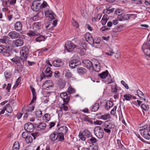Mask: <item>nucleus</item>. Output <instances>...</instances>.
Returning a JSON list of instances; mask_svg holds the SVG:
<instances>
[{"label": "nucleus", "instance_id": "28", "mask_svg": "<svg viewBox=\"0 0 150 150\" xmlns=\"http://www.w3.org/2000/svg\"><path fill=\"white\" fill-rule=\"evenodd\" d=\"M108 71L107 70L103 72L102 73L98 74V76L102 79H105L108 75Z\"/></svg>", "mask_w": 150, "mask_h": 150}, {"label": "nucleus", "instance_id": "59", "mask_svg": "<svg viewBox=\"0 0 150 150\" xmlns=\"http://www.w3.org/2000/svg\"><path fill=\"white\" fill-rule=\"evenodd\" d=\"M84 135L81 132H80L79 134V138L82 141H85V137Z\"/></svg>", "mask_w": 150, "mask_h": 150}, {"label": "nucleus", "instance_id": "49", "mask_svg": "<svg viewBox=\"0 0 150 150\" xmlns=\"http://www.w3.org/2000/svg\"><path fill=\"white\" fill-rule=\"evenodd\" d=\"M35 115L38 117H40L42 116V111L40 110H38L36 111Z\"/></svg>", "mask_w": 150, "mask_h": 150}, {"label": "nucleus", "instance_id": "25", "mask_svg": "<svg viewBox=\"0 0 150 150\" xmlns=\"http://www.w3.org/2000/svg\"><path fill=\"white\" fill-rule=\"evenodd\" d=\"M80 118L83 121H86L92 124L93 123V121L91 120L88 116L85 115H81Z\"/></svg>", "mask_w": 150, "mask_h": 150}, {"label": "nucleus", "instance_id": "62", "mask_svg": "<svg viewBox=\"0 0 150 150\" xmlns=\"http://www.w3.org/2000/svg\"><path fill=\"white\" fill-rule=\"evenodd\" d=\"M117 106H115L111 110L110 114L112 115H114L116 112V110L117 109Z\"/></svg>", "mask_w": 150, "mask_h": 150}, {"label": "nucleus", "instance_id": "56", "mask_svg": "<svg viewBox=\"0 0 150 150\" xmlns=\"http://www.w3.org/2000/svg\"><path fill=\"white\" fill-rule=\"evenodd\" d=\"M35 108V107L33 105H30L28 107V108L26 110L28 112H32L34 110Z\"/></svg>", "mask_w": 150, "mask_h": 150}, {"label": "nucleus", "instance_id": "50", "mask_svg": "<svg viewBox=\"0 0 150 150\" xmlns=\"http://www.w3.org/2000/svg\"><path fill=\"white\" fill-rule=\"evenodd\" d=\"M6 110L9 113H11L13 111V110L11 107L8 105H6L5 107Z\"/></svg>", "mask_w": 150, "mask_h": 150}, {"label": "nucleus", "instance_id": "44", "mask_svg": "<svg viewBox=\"0 0 150 150\" xmlns=\"http://www.w3.org/2000/svg\"><path fill=\"white\" fill-rule=\"evenodd\" d=\"M4 74L6 79L10 78L11 76V74L10 71H6L4 73Z\"/></svg>", "mask_w": 150, "mask_h": 150}, {"label": "nucleus", "instance_id": "43", "mask_svg": "<svg viewBox=\"0 0 150 150\" xmlns=\"http://www.w3.org/2000/svg\"><path fill=\"white\" fill-rule=\"evenodd\" d=\"M11 86V85L10 83H8L7 85H6V84H4L3 86V88H6V90L9 92Z\"/></svg>", "mask_w": 150, "mask_h": 150}, {"label": "nucleus", "instance_id": "55", "mask_svg": "<svg viewBox=\"0 0 150 150\" xmlns=\"http://www.w3.org/2000/svg\"><path fill=\"white\" fill-rule=\"evenodd\" d=\"M90 137L91 138L90 139V141L92 143H95L97 142V140L96 138L91 136Z\"/></svg>", "mask_w": 150, "mask_h": 150}, {"label": "nucleus", "instance_id": "63", "mask_svg": "<svg viewBox=\"0 0 150 150\" xmlns=\"http://www.w3.org/2000/svg\"><path fill=\"white\" fill-rule=\"evenodd\" d=\"M121 83L122 84L126 89H128L129 88V87L128 85L124 81H122L121 82Z\"/></svg>", "mask_w": 150, "mask_h": 150}, {"label": "nucleus", "instance_id": "26", "mask_svg": "<svg viewBox=\"0 0 150 150\" xmlns=\"http://www.w3.org/2000/svg\"><path fill=\"white\" fill-rule=\"evenodd\" d=\"M67 128L65 126L60 127L58 129V132H61L62 133L66 134L67 131Z\"/></svg>", "mask_w": 150, "mask_h": 150}, {"label": "nucleus", "instance_id": "12", "mask_svg": "<svg viewBox=\"0 0 150 150\" xmlns=\"http://www.w3.org/2000/svg\"><path fill=\"white\" fill-rule=\"evenodd\" d=\"M45 16L49 19L52 20L54 18L55 15L52 11L46 9L45 11Z\"/></svg>", "mask_w": 150, "mask_h": 150}, {"label": "nucleus", "instance_id": "23", "mask_svg": "<svg viewBox=\"0 0 150 150\" xmlns=\"http://www.w3.org/2000/svg\"><path fill=\"white\" fill-rule=\"evenodd\" d=\"M13 43L16 47L21 46L23 44V41L21 39H17L13 41Z\"/></svg>", "mask_w": 150, "mask_h": 150}, {"label": "nucleus", "instance_id": "29", "mask_svg": "<svg viewBox=\"0 0 150 150\" xmlns=\"http://www.w3.org/2000/svg\"><path fill=\"white\" fill-rule=\"evenodd\" d=\"M113 103L111 101L108 100L107 101L105 106V108L107 110H108L112 107L113 105Z\"/></svg>", "mask_w": 150, "mask_h": 150}, {"label": "nucleus", "instance_id": "33", "mask_svg": "<svg viewBox=\"0 0 150 150\" xmlns=\"http://www.w3.org/2000/svg\"><path fill=\"white\" fill-rule=\"evenodd\" d=\"M42 118L44 121L47 122L50 120V115L49 114L46 113L42 117Z\"/></svg>", "mask_w": 150, "mask_h": 150}, {"label": "nucleus", "instance_id": "1", "mask_svg": "<svg viewBox=\"0 0 150 150\" xmlns=\"http://www.w3.org/2000/svg\"><path fill=\"white\" fill-rule=\"evenodd\" d=\"M96 136L99 139H101L103 137L104 132L100 126L96 127L94 129Z\"/></svg>", "mask_w": 150, "mask_h": 150}, {"label": "nucleus", "instance_id": "35", "mask_svg": "<svg viewBox=\"0 0 150 150\" xmlns=\"http://www.w3.org/2000/svg\"><path fill=\"white\" fill-rule=\"evenodd\" d=\"M108 16L107 15H104L101 21V22L103 25H105L108 20Z\"/></svg>", "mask_w": 150, "mask_h": 150}, {"label": "nucleus", "instance_id": "31", "mask_svg": "<svg viewBox=\"0 0 150 150\" xmlns=\"http://www.w3.org/2000/svg\"><path fill=\"white\" fill-rule=\"evenodd\" d=\"M67 104H65L64 102V103L62 104H61L60 106V111L61 113V114H62V110L63 109L65 111H66L68 109V106L66 105Z\"/></svg>", "mask_w": 150, "mask_h": 150}, {"label": "nucleus", "instance_id": "45", "mask_svg": "<svg viewBox=\"0 0 150 150\" xmlns=\"http://www.w3.org/2000/svg\"><path fill=\"white\" fill-rule=\"evenodd\" d=\"M64 133H62L61 132H58V139L59 140L61 141L63 140L64 139Z\"/></svg>", "mask_w": 150, "mask_h": 150}, {"label": "nucleus", "instance_id": "36", "mask_svg": "<svg viewBox=\"0 0 150 150\" xmlns=\"http://www.w3.org/2000/svg\"><path fill=\"white\" fill-rule=\"evenodd\" d=\"M11 60L13 62L15 63L16 64L19 63L20 61V59L19 57L15 56Z\"/></svg>", "mask_w": 150, "mask_h": 150}, {"label": "nucleus", "instance_id": "9", "mask_svg": "<svg viewBox=\"0 0 150 150\" xmlns=\"http://www.w3.org/2000/svg\"><path fill=\"white\" fill-rule=\"evenodd\" d=\"M61 97L62 99L64 102L65 104H67L69 100V97L68 96L66 93L63 92L60 94Z\"/></svg>", "mask_w": 150, "mask_h": 150}, {"label": "nucleus", "instance_id": "60", "mask_svg": "<svg viewBox=\"0 0 150 150\" xmlns=\"http://www.w3.org/2000/svg\"><path fill=\"white\" fill-rule=\"evenodd\" d=\"M31 135L34 137V139H35L36 137L39 136V134L38 132H36L31 133Z\"/></svg>", "mask_w": 150, "mask_h": 150}, {"label": "nucleus", "instance_id": "7", "mask_svg": "<svg viewBox=\"0 0 150 150\" xmlns=\"http://www.w3.org/2000/svg\"><path fill=\"white\" fill-rule=\"evenodd\" d=\"M65 47L67 51L71 52L76 47V46L71 41H68L65 43Z\"/></svg>", "mask_w": 150, "mask_h": 150}, {"label": "nucleus", "instance_id": "13", "mask_svg": "<svg viewBox=\"0 0 150 150\" xmlns=\"http://www.w3.org/2000/svg\"><path fill=\"white\" fill-rule=\"evenodd\" d=\"M104 127L107 128L112 129L114 127L115 125L112 121L109 120L105 122L104 124Z\"/></svg>", "mask_w": 150, "mask_h": 150}, {"label": "nucleus", "instance_id": "14", "mask_svg": "<svg viewBox=\"0 0 150 150\" xmlns=\"http://www.w3.org/2000/svg\"><path fill=\"white\" fill-rule=\"evenodd\" d=\"M8 35L12 39H15L19 38L20 36L19 33L15 31L10 32L8 34Z\"/></svg>", "mask_w": 150, "mask_h": 150}, {"label": "nucleus", "instance_id": "16", "mask_svg": "<svg viewBox=\"0 0 150 150\" xmlns=\"http://www.w3.org/2000/svg\"><path fill=\"white\" fill-rule=\"evenodd\" d=\"M84 66L88 69H91L92 67L93 63L88 60H84L83 61Z\"/></svg>", "mask_w": 150, "mask_h": 150}, {"label": "nucleus", "instance_id": "38", "mask_svg": "<svg viewBox=\"0 0 150 150\" xmlns=\"http://www.w3.org/2000/svg\"><path fill=\"white\" fill-rule=\"evenodd\" d=\"M82 133L87 138H89L91 136L90 132L87 129H85L83 131Z\"/></svg>", "mask_w": 150, "mask_h": 150}, {"label": "nucleus", "instance_id": "6", "mask_svg": "<svg viewBox=\"0 0 150 150\" xmlns=\"http://www.w3.org/2000/svg\"><path fill=\"white\" fill-rule=\"evenodd\" d=\"M54 86L53 82L50 80H47L45 81L42 85L43 88L47 90H49L50 88Z\"/></svg>", "mask_w": 150, "mask_h": 150}, {"label": "nucleus", "instance_id": "4", "mask_svg": "<svg viewBox=\"0 0 150 150\" xmlns=\"http://www.w3.org/2000/svg\"><path fill=\"white\" fill-rule=\"evenodd\" d=\"M140 133L147 140L150 139V132L149 129H139Z\"/></svg>", "mask_w": 150, "mask_h": 150}, {"label": "nucleus", "instance_id": "15", "mask_svg": "<svg viewBox=\"0 0 150 150\" xmlns=\"http://www.w3.org/2000/svg\"><path fill=\"white\" fill-rule=\"evenodd\" d=\"M80 63V62L78 60L74 59L70 61L69 63L70 67L74 68Z\"/></svg>", "mask_w": 150, "mask_h": 150}, {"label": "nucleus", "instance_id": "37", "mask_svg": "<svg viewBox=\"0 0 150 150\" xmlns=\"http://www.w3.org/2000/svg\"><path fill=\"white\" fill-rule=\"evenodd\" d=\"M77 71L78 73L80 74H84L86 72V69L83 67H81L78 69Z\"/></svg>", "mask_w": 150, "mask_h": 150}, {"label": "nucleus", "instance_id": "41", "mask_svg": "<svg viewBox=\"0 0 150 150\" xmlns=\"http://www.w3.org/2000/svg\"><path fill=\"white\" fill-rule=\"evenodd\" d=\"M19 148V143L18 142H16L13 144V150H18Z\"/></svg>", "mask_w": 150, "mask_h": 150}, {"label": "nucleus", "instance_id": "47", "mask_svg": "<svg viewBox=\"0 0 150 150\" xmlns=\"http://www.w3.org/2000/svg\"><path fill=\"white\" fill-rule=\"evenodd\" d=\"M41 14L42 16H43V13L42 12H39L36 15L34 16L33 17V20L34 21H36L38 20V17L39 16V15Z\"/></svg>", "mask_w": 150, "mask_h": 150}, {"label": "nucleus", "instance_id": "48", "mask_svg": "<svg viewBox=\"0 0 150 150\" xmlns=\"http://www.w3.org/2000/svg\"><path fill=\"white\" fill-rule=\"evenodd\" d=\"M150 47V45L149 43L144 44L142 47V49L143 51L144 50L146 49H149Z\"/></svg>", "mask_w": 150, "mask_h": 150}, {"label": "nucleus", "instance_id": "20", "mask_svg": "<svg viewBox=\"0 0 150 150\" xmlns=\"http://www.w3.org/2000/svg\"><path fill=\"white\" fill-rule=\"evenodd\" d=\"M15 28L17 31H20L22 30V24L20 21L16 22L15 25Z\"/></svg>", "mask_w": 150, "mask_h": 150}, {"label": "nucleus", "instance_id": "8", "mask_svg": "<svg viewBox=\"0 0 150 150\" xmlns=\"http://www.w3.org/2000/svg\"><path fill=\"white\" fill-rule=\"evenodd\" d=\"M24 127L25 130L28 132H32L34 129L33 125L29 122L25 125Z\"/></svg>", "mask_w": 150, "mask_h": 150}, {"label": "nucleus", "instance_id": "11", "mask_svg": "<svg viewBox=\"0 0 150 150\" xmlns=\"http://www.w3.org/2000/svg\"><path fill=\"white\" fill-rule=\"evenodd\" d=\"M41 24L39 22H35L33 25V29L36 31L42 32L41 28Z\"/></svg>", "mask_w": 150, "mask_h": 150}, {"label": "nucleus", "instance_id": "54", "mask_svg": "<svg viewBox=\"0 0 150 150\" xmlns=\"http://www.w3.org/2000/svg\"><path fill=\"white\" fill-rule=\"evenodd\" d=\"M47 5V3L45 1H44L42 4L40 3V9H42L46 7Z\"/></svg>", "mask_w": 150, "mask_h": 150}, {"label": "nucleus", "instance_id": "10", "mask_svg": "<svg viewBox=\"0 0 150 150\" xmlns=\"http://www.w3.org/2000/svg\"><path fill=\"white\" fill-rule=\"evenodd\" d=\"M45 74L43 72L42 73L44 77H50L52 76V72L51 71L50 67H47L45 71Z\"/></svg>", "mask_w": 150, "mask_h": 150}, {"label": "nucleus", "instance_id": "34", "mask_svg": "<svg viewBox=\"0 0 150 150\" xmlns=\"http://www.w3.org/2000/svg\"><path fill=\"white\" fill-rule=\"evenodd\" d=\"M100 105L98 103H95L93 105L91 110L92 111L96 112L98 110L99 108Z\"/></svg>", "mask_w": 150, "mask_h": 150}, {"label": "nucleus", "instance_id": "52", "mask_svg": "<svg viewBox=\"0 0 150 150\" xmlns=\"http://www.w3.org/2000/svg\"><path fill=\"white\" fill-rule=\"evenodd\" d=\"M26 141L27 143H31L33 141V138L31 136L28 135L26 138Z\"/></svg>", "mask_w": 150, "mask_h": 150}, {"label": "nucleus", "instance_id": "27", "mask_svg": "<svg viewBox=\"0 0 150 150\" xmlns=\"http://www.w3.org/2000/svg\"><path fill=\"white\" fill-rule=\"evenodd\" d=\"M46 39V37L43 35H40L37 37L35 39V40L36 42H40L42 41H44Z\"/></svg>", "mask_w": 150, "mask_h": 150}, {"label": "nucleus", "instance_id": "21", "mask_svg": "<svg viewBox=\"0 0 150 150\" xmlns=\"http://www.w3.org/2000/svg\"><path fill=\"white\" fill-rule=\"evenodd\" d=\"M36 129L38 130H41L45 129L46 127V124L45 123H41L39 125H35Z\"/></svg>", "mask_w": 150, "mask_h": 150}, {"label": "nucleus", "instance_id": "53", "mask_svg": "<svg viewBox=\"0 0 150 150\" xmlns=\"http://www.w3.org/2000/svg\"><path fill=\"white\" fill-rule=\"evenodd\" d=\"M115 13L117 15H122L123 13V11L122 9H117L115 11Z\"/></svg>", "mask_w": 150, "mask_h": 150}, {"label": "nucleus", "instance_id": "17", "mask_svg": "<svg viewBox=\"0 0 150 150\" xmlns=\"http://www.w3.org/2000/svg\"><path fill=\"white\" fill-rule=\"evenodd\" d=\"M85 39L86 41L90 44L93 42L94 39L90 33H87L85 34Z\"/></svg>", "mask_w": 150, "mask_h": 150}, {"label": "nucleus", "instance_id": "19", "mask_svg": "<svg viewBox=\"0 0 150 150\" xmlns=\"http://www.w3.org/2000/svg\"><path fill=\"white\" fill-rule=\"evenodd\" d=\"M42 33V32L36 31L34 30L33 31H29V32L27 33V35L29 36L30 37H31L38 35Z\"/></svg>", "mask_w": 150, "mask_h": 150}, {"label": "nucleus", "instance_id": "32", "mask_svg": "<svg viewBox=\"0 0 150 150\" xmlns=\"http://www.w3.org/2000/svg\"><path fill=\"white\" fill-rule=\"evenodd\" d=\"M80 53L82 55H84L86 52V50L87 49L86 45L85 44H83L82 46V47H81Z\"/></svg>", "mask_w": 150, "mask_h": 150}, {"label": "nucleus", "instance_id": "22", "mask_svg": "<svg viewBox=\"0 0 150 150\" xmlns=\"http://www.w3.org/2000/svg\"><path fill=\"white\" fill-rule=\"evenodd\" d=\"M53 65L55 67H59L63 65V62L60 59L57 60L53 62Z\"/></svg>", "mask_w": 150, "mask_h": 150}, {"label": "nucleus", "instance_id": "3", "mask_svg": "<svg viewBox=\"0 0 150 150\" xmlns=\"http://www.w3.org/2000/svg\"><path fill=\"white\" fill-rule=\"evenodd\" d=\"M0 53H4V55L6 57L9 56L11 54L9 48L2 45L0 46Z\"/></svg>", "mask_w": 150, "mask_h": 150}, {"label": "nucleus", "instance_id": "40", "mask_svg": "<svg viewBox=\"0 0 150 150\" xmlns=\"http://www.w3.org/2000/svg\"><path fill=\"white\" fill-rule=\"evenodd\" d=\"M64 73H65V76L67 78L70 77L71 76L72 74L69 70H67L64 71Z\"/></svg>", "mask_w": 150, "mask_h": 150}, {"label": "nucleus", "instance_id": "42", "mask_svg": "<svg viewBox=\"0 0 150 150\" xmlns=\"http://www.w3.org/2000/svg\"><path fill=\"white\" fill-rule=\"evenodd\" d=\"M110 114H107L105 115H102L100 116V118L104 120H106L110 118Z\"/></svg>", "mask_w": 150, "mask_h": 150}, {"label": "nucleus", "instance_id": "5", "mask_svg": "<svg viewBox=\"0 0 150 150\" xmlns=\"http://www.w3.org/2000/svg\"><path fill=\"white\" fill-rule=\"evenodd\" d=\"M40 3L37 1H34L31 6L32 10L35 11H38L40 9Z\"/></svg>", "mask_w": 150, "mask_h": 150}, {"label": "nucleus", "instance_id": "18", "mask_svg": "<svg viewBox=\"0 0 150 150\" xmlns=\"http://www.w3.org/2000/svg\"><path fill=\"white\" fill-rule=\"evenodd\" d=\"M58 132H53L50 135V139L52 141H54L58 139Z\"/></svg>", "mask_w": 150, "mask_h": 150}, {"label": "nucleus", "instance_id": "2", "mask_svg": "<svg viewBox=\"0 0 150 150\" xmlns=\"http://www.w3.org/2000/svg\"><path fill=\"white\" fill-rule=\"evenodd\" d=\"M29 53V50L27 47L24 46L21 49V59L24 60H26L27 58Z\"/></svg>", "mask_w": 150, "mask_h": 150}, {"label": "nucleus", "instance_id": "51", "mask_svg": "<svg viewBox=\"0 0 150 150\" xmlns=\"http://www.w3.org/2000/svg\"><path fill=\"white\" fill-rule=\"evenodd\" d=\"M0 42L4 43L6 44L7 42V37L5 36L3 37L0 39Z\"/></svg>", "mask_w": 150, "mask_h": 150}, {"label": "nucleus", "instance_id": "57", "mask_svg": "<svg viewBox=\"0 0 150 150\" xmlns=\"http://www.w3.org/2000/svg\"><path fill=\"white\" fill-rule=\"evenodd\" d=\"M143 51L145 54L150 57V50L149 49H146Z\"/></svg>", "mask_w": 150, "mask_h": 150}, {"label": "nucleus", "instance_id": "46", "mask_svg": "<svg viewBox=\"0 0 150 150\" xmlns=\"http://www.w3.org/2000/svg\"><path fill=\"white\" fill-rule=\"evenodd\" d=\"M75 92V90L71 86L69 87L67 92L70 94H72Z\"/></svg>", "mask_w": 150, "mask_h": 150}, {"label": "nucleus", "instance_id": "64", "mask_svg": "<svg viewBox=\"0 0 150 150\" xmlns=\"http://www.w3.org/2000/svg\"><path fill=\"white\" fill-rule=\"evenodd\" d=\"M28 132L27 131V132H23L22 134V137L25 138L26 139L28 136Z\"/></svg>", "mask_w": 150, "mask_h": 150}, {"label": "nucleus", "instance_id": "24", "mask_svg": "<svg viewBox=\"0 0 150 150\" xmlns=\"http://www.w3.org/2000/svg\"><path fill=\"white\" fill-rule=\"evenodd\" d=\"M123 97L124 98V99H123V100H125L128 101L132 99H136V97L135 96H132L129 94H125L123 96Z\"/></svg>", "mask_w": 150, "mask_h": 150}, {"label": "nucleus", "instance_id": "30", "mask_svg": "<svg viewBox=\"0 0 150 150\" xmlns=\"http://www.w3.org/2000/svg\"><path fill=\"white\" fill-rule=\"evenodd\" d=\"M117 148L118 149H124L125 148L124 146L121 143L120 140L117 139V143L116 144Z\"/></svg>", "mask_w": 150, "mask_h": 150}, {"label": "nucleus", "instance_id": "58", "mask_svg": "<svg viewBox=\"0 0 150 150\" xmlns=\"http://www.w3.org/2000/svg\"><path fill=\"white\" fill-rule=\"evenodd\" d=\"M141 108L145 110H148L149 107L148 105L142 104L141 105Z\"/></svg>", "mask_w": 150, "mask_h": 150}, {"label": "nucleus", "instance_id": "39", "mask_svg": "<svg viewBox=\"0 0 150 150\" xmlns=\"http://www.w3.org/2000/svg\"><path fill=\"white\" fill-rule=\"evenodd\" d=\"M99 66L97 64H93V63L92 67L91 68V69H93L96 71H98L99 70Z\"/></svg>", "mask_w": 150, "mask_h": 150}, {"label": "nucleus", "instance_id": "61", "mask_svg": "<svg viewBox=\"0 0 150 150\" xmlns=\"http://www.w3.org/2000/svg\"><path fill=\"white\" fill-rule=\"evenodd\" d=\"M112 92L116 93L117 92V86L115 85L112 87Z\"/></svg>", "mask_w": 150, "mask_h": 150}]
</instances>
